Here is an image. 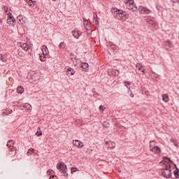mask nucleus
I'll use <instances>...</instances> for the list:
<instances>
[{"instance_id": "nucleus-9", "label": "nucleus", "mask_w": 179, "mask_h": 179, "mask_svg": "<svg viewBox=\"0 0 179 179\" xmlns=\"http://www.w3.org/2000/svg\"><path fill=\"white\" fill-rule=\"evenodd\" d=\"M164 45L166 47V50H169V48H174V45H173V42L170 40H166L164 42Z\"/></svg>"}, {"instance_id": "nucleus-17", "label": "nucleus", "mask_w": 179, "mask_h": 179, "mask_svg": "<svg viewBox=\"0 0 179 179\" xmlns=\"http://www.w3.org/2000/svg\"><path fill=\"white\" fill-rule=\"evenodd\" d=\"M42 54L48 55V48H47V45H43L41 47Z\"/></svg>"}, {"instance_id": "nucleus-7", "label": "nucleus", "mask_w": 179, "mask_h": 179, "mask_svg": "<svg viewBox=\"0 0 179 179\" xmlns=\"http://www.w3.org/2000/svg\"><path fill=\"white\" fill-rule=\"evenodd\" d=\"M147 24L148 27H150L151 29H157V23H156V22H155L154 20H148L147 22Z\"/></svg>"}, {"instance_id": "nucleus-32", "label": "nucleus", "mask_w": 179, "mask_h": 179, "mask_svg": "<svg viewBox=\"0 0 179 179\" xmlns=\"http://www.w3.org/2000/svg\"><path fill=\"white\" fill-rule=\"evenodd\" d=\"M36 135L37 136H41V135H43V132H41V129H40V127L38 128V130H37V131L36 133Z\"/></svg>"}, {"instance_id": "nucleus-25", "label": "nucleus", "mask_w": 179, "mask_h": 179, "mask_svg": "<svg viewBox=\"0 0 179 179\" xmlns=\"http://www.w3.org/2000/svg\"><path fill=\"white\" fill-rule=\"evenodd\" d=\"M36 150H34V148H30L28 150L27 152V156H31L33 153H34V151Z\"/></svg>"}, {"instance_id": "nucleus-3", "label": "nucleus", "mask_w": 179, "mask_h": 179, "mask_svg": "<svg viewBox=\"0 0 179 179\" xmlns=\"http://www.w3.org/2000/svg\"><path fill=\"white\" fill-rule=\"evenodd\" d=\"M152 143H153V141H150V150L155 155H157L158 156L160 155L162 150H160V148L157 146H153L152 145Z\"/></svg>"}, {"instance_id": "nucleus-14", "label": "nucleus", "mask_w": 179, "mask_h": 179, "mask_svg": "<svg viewBox=\"0 0 179 179\" xmlns=\"http://www.w3.org/2000/svg\"><path fill=\"white\" fill-rule=\"evenodd\" d=\"M76 71H75V70L73 69H72L71 67H67L66 69V73H68V75H71V76H73V75H75Z\"/></svg>"}, {"instance_id": "nucleus-39", "label": "nucleus", "mask_w": 179, "mask_h": 179, "mask_svg": "<svg viewBox=\"0 0 179 179\" xmlns=\"http://www.w3.org/2000/svg\"><path fill=\"white\" fill-rule=\"evenodd\" d=\"M105 108H104V106H103V105H101V106H99V110H100L101 111H104Z\"/></svg>"}, {"instance_id": "nucleus-2", "label": "nucleus", "mask_w": 179, "mask_h": 179, "mask_svg": "<svg viewBox=\"0 0 179 179\" xmlns=\"http://www.w3.org/2000/svg\"><path fill=\"white\" fill-rule=\"evenodd\" d=\"M57 169L59 171H62V173H63V174H64V177H68V174L66 173H68V168H66V164H65V163L60 162V163L57 164Z\"/></svg>"}, {"instance_id": "nucleus-37", "label": "nucleus", "mask_w": 179, "mask_h": 179, "mask_svg": "<svg viewBox=\"0 0 179 179\" xmlns=\"http://www.w3.org/2000/svg\"><path fill=\"white\" fill-rule=\"evenodd\" d=\"M47 174H48V176H50V174H54V170H52V169H49V170L47 171Z\"/></svg>"}, {"instance_id": "nucleus-28", "label": "nucleus", "mask_w": 179, "mask_h": 179, "mask_svg": "<svg viewBox=\"0 0 179 179\" xmlns=\"http://www.w3.org/2000/svg\"><path fill=\"white\" fill-rule=\"evenodd\" d=\"M81 68L83 69H85V71H86V69H87V68H89V64L87 63H82Z\"/></svg>"}, {"instance_id": "nucleus-43", "label": "nucleus", "mask_w": 179, "mask_h": 179, "mask_svg": "<svg viewBox=\"0 0 179 179\" xmlns=\"http://www.w3.org/2000/svg\"><path fill=\"white\" fill-rule=\"evenodd\" d=\"M97 20V14H95L94 15V20Z\"/></svg>"}, {"instance_id": "nucleus-26", "label": "nucleus", "mask_w": 179, "mask_h": 179, "mask_svg": "<svg viewBox=\"0 0 179 179\" xmlns=\"http://www.w3.org/2000/svg\"><path fill=\"white\" fill-rule=\"evenodd\" d=\"M45 55H44V53H42L41 55H40L39 58H40V60L41 61V62H45Z\"/></svg>"}, {"instance_id": "nucleus-16", "label": "nucleus", "mask_w": 179, "mask_h": 179, "mask_svg": "<svg viewBox=\"0 0 179 179\" xmlns=\"http://www.w3.org/2000/svg\"><path fill=\"white\" fill-rule=\"evenodd\" d=\"M7 146L9 147V149L11 152H13L15 148H13V141H8L7 142Z\"/></svg>"}, {"instance_id": "nucleus-5", "label": "nucleus", "mask_w": 179, "mask_h": 179, "mask_svg": "<svg viewBox=\"0 0 179 179\" xmlns=\"http://www.w3.org/2000/svg\"><path fill=\"white\" fill-rule=\"evenodd\" d=\"M163 162L164 163L165 167L170 169L171 167H174V162L170 159L169 157H164Z\"/></svg>"}, {"instance_id": "nucleus-40", "label": "nucleus", "mask_w": 179, "mask_h": 179, "mask_svg": "<svg viewBox=\"0 0 179 179\" xmlns=\"http://www.w3.org/2000/svg\"><path fill=\"white\" fill-rule=\"evenodd\" d=\"M49 179H58L56 176H51Z\"/></svg>"}, {"instance_id": "nucleus-15", "label": "nucleus", "mask_w": 179, "mask_h": 179, "mask_svg": "<svg viewBox=\"0 0 179 179\" xmlns=\"http://www.w3.org/2000/svg\"><path fill=\"white\" fill-rule=\"evenodd\" d=\"M174 169H176V170L173 171V175L175 176V178L178 179L179 178V169L178 168H177V165L174 164L173 166Z\"/></svg>"}, {"instance_id": "nucleus-47", "label": "nucleus", "mask_w": 179, "mask_h": 179, "mask_svg": "<svg viewBox=\"0 0 179 179\" xmlns=\"http://www.w3.org/2000/svg\"><path fill=\"white\" fill-rule=\"evenodd\" d=\"M2 20L1 19H0V24H2Z\"/></svg>"}, {"instance_id": "nucleus-13", "label": "nucleus", "mask_w": 179, "mask_h": 179, "mask_svg": "<svg viewBox=\"0 0 179 179\" xmlns=\"http://www.w3.org/2000/svg\"><path fill=\"white\" fill-rule=\"evenodd\" d=\"M136 69L137 71H141L142 73L145 75L146 73L145 72V68H143V66H142L141 64H136Z\"/></svg>"}, {"instance_id": "nucleus-29", "label": "nucleus", "mask_w": 179, "mask_h": 179, "mask_svg": "<svg viewBox=\"0 0 179 179\" xmlns=\"http://www.w3.org/2000/svg\"><path fill=\"white\" fill-rule=\"evenodd\" d=\"M17 54L19 57H24L25 54L22 51V49H18Z\"/></svg>"}, {"instance_id": "nucleus-31", "label": "nucleus", "mask_w": 179, "mask_h": 179, "mask_svg": "<svg viewBox=\"0 0 179 179\" xmlns=\"http://www.w3.org/2000/svg\"><path fill=\"white\" fill-rule=\"evenodd\" d=\"M76 171H79V169L76 168V167H72L71 169V174H73V173H76Z\"/></svg>"}, {"instance_id": "nucleus-8", "label": "nucleus", "mask_w": 179, "mask_h": 179, "mask_svg": "<svg viewBox=\"0 0 179 179\" xmlns=\"http://www.w3.org/2000/svg\"><path fill=\"white\" fill-rule=\"evenodd\" d=\"M15 22H16V20L15 19V17H13V15H12V13H9L8 17L7 19L8 24H11L12 26H13V23H15Z\"/></svg>"}, {"instance_id": "nucleus-48", "label": "nucleus", "mask_w": 179, "mask_h": 179, "mask_svg": "<svg viewBox=\"0 0 179 179\" xmlns=\"http://www.w3.org/2000/svg\"><path fill=\"white\" fill-rule=\"evenodd\" d=\"M129 92H131V90H130V89H129L128 93H129Z\"/></svg>"}, {"instance_id": "nucleus-4", "label": "nucleus", "mask_w": 179, "mask_h": 179, "mask_svg": "<svg viewBox=\"0 0 179 179\" xmlns=\"http://www.w3.org/2000/svg\"><path fill=\"white\" fill-rule=\"evenodd\" d=\"M174 169V166L169 168V166H165L164 171L162 172V176L164 178H170L171 177V170Z\"/></svg>"}, {"instance_id": "nucleus-24", "label": "nucleus", "mask_w": 179, "mask_h": 179, "mask_svg": "<svg viewBox=\"0 0 179 179\" xmlns=\"http://www.w3.org/2000/svg\"><path fill=\"white\" fill-rule=\"evenodd\" d=\"M59 48L63 50L66 49V43H65V42H61L59 45Z\"/></svg>"}, {"instance_id": "nucleus-51", "label": "nucleus", "mask_w": 179, "mask_h": 179, "mask_svg": "<svg viewBox=\"0 0 179 179\" xmlns=\"http://www.w3.org/2000/svg\"><path fill=\"white\" fill-rule=\"evenodd\" d=\"M52 179H55V178H52Z\"/></svg>"}, {"instance_id": "nucleus-42", "label": "nucleus", "mask_w": 179, "mask_h": 179, "mask_svg": "<svg viewBox=\"0 0 179 179\" xmlns=\"http://www.w3.org/2000/svg\"><path fill=\"white\" fill-rule=\"evenodd\" d=\"M94 20H95L94 21L95 24H99V20L97 19Z\"/></svg>"}, {"instance_id": "nucleus-6", "label": "nucleus", "mask_w": 179, "mask_h": 179, "mask_svg": "<svg viewBox=\"0 0 179 179\" xmlns=\"http://www.w3.org/2000/svg\"><path fill=\"white\" fill-rule=\"evenodd\" d=\"M18 107L21 108V110H26V111H31V105L29 103H25L24 105H19Z\"/></svg>"}, {"instance_id": "nucleus-22", "label": "nucleus", "mask_w": 179, "mask_h": 179, "mask_svg": "<svg viewBox=\"0 0 179 179\" xmlns=\"http://www.w3.org/2000/svg\"><path fill=\"white\" fill-rule=\"evenodd\" d=\"M24 92V88H23L22 86L17 87V93H19V94H22Z\"/></svg>"}, {"instance_id": "nucleus-36", "label": "nucleus", "mask_w": 179, "mask_h": 179, "mask_svg": "<svg viewBox=\"0 0 179 179\" xmlns=\"http://www.w3.org/2000/svg\"><path fill=\"white\" fill-rule=\"evenodd\" d=\"M124 85L126 87H127V89H129V87H128V86H130L131 85V82L129 81H124Z\"/></svg>"}, {"instance_id": "nucleus-38", "label": "nucleus", "mask_w": 179, "mask_h": 179, "mask_svg": "<svg viewBox=\"0 0 179 179\" xmlns=\"http://www.w3.org/2000/svg\"><path fill=\"white\" fill-rule=\"evenodd\" d=\"M110 47H111L112 50H117V48H118V46H117L115 45H113V44H110Z\"/></svg>"}, {"instance_id": "nucleus-11", "label": "nucleus", "mask_w": 179, "mask_h": 179, "mask_svg": "<svg viewBox=\"0 0 179 179\" xmlns=\"http://www.w3.org/2000/svg\"><path fill=\"white\" fill-rule=\"evenodd\" d=\"M73 145H74V146H76L79 149H82V148L83 147V143H82L79 140H73Z\"/></svg>"}, {"instance_id": "nucleus-23", "label": "nucleus", "mask_w": 179, "mask_h": 179, "mask_svg": "<svg viewBox=\"0 0 179 179\" xmlns=\"http://www.w3.org/2000/svg\"><path fill=\"white\" fill-rule=\"evenodd\" d=\"M0 59L2 61V62H6L8 57L3 54H0Z\"/></svg>"}, {"instance_id": "nucleus-21", "label": "nucleus", "mask_w": 179, "mask_h": 179, "mask_svg": "<svg viewBox=\"0 0 179 179\" xmlns=\"http://www.w3.org/2000/svg\"><path fill=\"white\" fill-rule=\"evenodd\" d=\"M32 80H38L40 79V76H38V73H35L31 76Z\"/></svg>"}, {"instance_id": "nucleus-27", "label": "nucleus", "mask_w": 179, "mask_h": 179, "mask_svg": "<svg viewBox=\"0 0 179 179\" xmlns=\"http://www.w3.org/2000/svg\"><path fill=\"white\" fill-rule=\"evenodd\" d=\"M22 48L24 50V51H29V46L27 45V44L26 43H23L22 45H21Z\"/></svg>"}, {"instance_id": "nucleus-44", "label": "nucleus", "mask_w": 179, "mask_h": 179, "mask_svg": "<svg viewBox=\"0 0 179 179\" xmlns=\"http://www.w3.org/2000/svg\"><path fill=\"white\" fill-rule=\"evenodd\" d=\"M17 104H22V100H19V101H17Z\"/></svg>"}, {"instance_id": "nucleus-41", "label": "nucleus", "mask_w": 179, "mask_h": 179, "mask_svg": "<svg viewBox=\"0 0 179 179\" xmlns=\"http://www.w3.org/2000/svg\"><path fill=\"white\" fill-rule=\"evenodd\" d=\"M92 93H94V94H99L96 92V89H92Z\"/></svg>"}, {"instance_id": "nucleus-33", "label": "nucleus", "mask_w": 179, "mask_h": 179, "mask_svg": "<svg viewBox=\"0 0 179 179\" xmlns=\"http://www.w3.org/2000/svg\"><path fill=\"white\" fill-rule=\"evenodd\" d=\"M28 5L29 6H31V8H34V1H32V0H29V1H28Z\"/></svg>"}, {"instance_id": "nucleus-18", "label": "nucleus", "mask_w": 179, "mask_h": 179, "mask_svg": "<svg viewBox=\"0 0 179 179\" xmlns=\"http://www.w3.org/2000/svg\"><path fill=\"white\" fill-rule=\"evenodd\" d=\"M17 19H18L19 22H20L22 23V24H24V23H26L27 19H26V17H23V15H19L17 17Z\"/></svg>"}, {"instance_id": "nucleus-34", "label": "nucleus", "mask_w": 179, "mask_h": 179, "mask_svg": "<svg viewBox=\"0 0 179 179\" xmlns=\"http://www.w3.org/2000/svg\"><path fill=\"white\" fill-rule=\"evenodd\" d=\"M126 5L135 6V3H134V0H127V1H126Z\"/></svg>"}, {"instance_id": "nucleus-1", "label": "nucleus", "mask_w": 179, "mask_h": 179, "mask_svg": "<svg viewBox=\"0 0 179 179\" xmlns=\"http://www.w3.org/2000/svg\"><path fill=\"white\" fill-rule=\"evenodd\" d=\"M113 10H115L113 12V16H115V17L117 19V20H122V22H125V20L128 19L127 12L115 8H113Z\"/></svg>"}, {"instance_id": "nucleus-20", "label": "nucleus", "mask_w": 179, "mask_h": 179, "mask_svg": "<svg viewBox=\"0 0 179 179\" xmlns=\"http://www.w3.org/2000/svg\"><path fill=\"white\" fill-rule=\"evenodd\" d=\"M141 10H142V12H143V13H146V15H149V13H150L152 12L150 10V9H149L146 7H143Z\"/></svg>"}, {"instance_id": "nucleus-19", "label": "nucleus", "mask_w": 179, "mask_h": 179, "mask_svg": "<svg viewBox=\"0 0 179 179\" xmlns=\"http://www.w3.org/2000/svg\"><path fill=\"white\" fill-rule=\"evenodd\" d=\"M162 100L164 103H169V100H170L169 95H167V94H162Z\"/></svg>"}, {"instance_id": "nucleus-46", "label": "nucleus", "mask_w": 179, "mask_h": 179, "mask_svg": "<svg viewBox=\"0 0 179 179\" xmlns=\"http://www.w3.org/2000/svg\"><path fill=\"white\" fill-rule=\"evenodd\" d=\"M87 22V20L84 19V23H86Z\"/></svg>"}, {"instance_id": "nucleus-45", "label": "nucleus", "mask_w": 179, "mask_h": 179, "mask_svg": "<svg viewBox=\"0 0 179 179\" xmlns=\"http://www.w3.org/2000/svg\"><path fill=\"white\" fill-rule=\"evenodd\" d=\"M131 98H134V94H130V95H129Z\"/></svg>"}, {"instance_id": "nucleus-30", "label": "nucleus", "mask_w": 179, "mask_h": 179, "mask_svg": "<svg viewBox=\"0 0 179 179\" xmlns=\"http://www.w3.org/2000/svg\"><path fill=\"white\" fill-rule=\"evenodd\" d=\"M172 143H173L174 146L178 149V142L175 138H172Z\"/></svg>"}, {"instance_id": "nucleus-35", "label": "nucleus", "mask_w": 179, "mask_h": 179, "mask_svg": "<svg viewBox=\"0 0 179 179\" xmlns=\"http://www.w3.org/2000/svg\"><path fill=\"white\" fill-rule=\"evenodd\" d=\"M109 148H110V149H114V148H115V142H110L108 145Z\"/></svg>"}, {"instance_id": "nucleus-49", "label": "nucleus", "mask_w": 179, "mask_h": 179, "mask_svg": "<svg viewBox=\"0 0 179 179\" xmlns=\"http://www.w3.org/2000/svg\"><path fill=\"white\" fill-rule=\"evenodd\" d=\"M106 145H108V142H106Z\"/></svg>"}, {"instance_id": "nucleus-10", "label": "nucleus", "mask_w": 179, "mask_h": 179, "mask_svg": "<svg viewBox=\"0 0 179 179\" xmlns=\"http://www.w3.org/2000/svg\"><path fill=\"white\" fill-rule=\"evenodd\" d=\"M71 34L74 37V38L78 40V38H79V37L82 36V31L74 30L71 31Z\"/></svg>"}, {"instance_id": "nucleus-50", "label": "nucleus", "mask_w": 179, "mask_h": 179, "mask_svg": "<svg viewBox=\"0 0 179 179\" xmlns=\"http://www.w3.org/2000/svg\"><path fill=\"white\" fill-rule=\"evenodd\" d=\"M52 1H57V0H52Z\"/></svg>"}, {"instance_id": "nucleus-12", "label": "nucleus", "mask_w": 179, "mask_h": 179, "mask_svg": "<svg viewBox=\"0 0 179 179\" xmlns=\"http://www.w3.org/2000/svg\"><path fill=\"white\" fill-rule=\"evenodd\" d=\"M127 8L130 10H132L133 12H136V10H138V7H136V5H132V4H126Z\"/></svg>"}]
</instances>
